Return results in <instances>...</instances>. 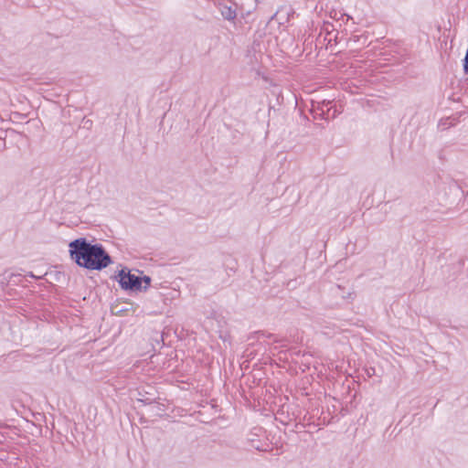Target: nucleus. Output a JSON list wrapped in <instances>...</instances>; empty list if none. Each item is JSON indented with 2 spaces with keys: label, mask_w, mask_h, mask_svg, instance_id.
Instances as JSON below:
<instances>
[{
  "label": "nucleus",
  "mask_w": 468,
  "mask_h": 468,
  "mask_svg": "<svg viewBox=\"0 0 468 468\" xmlns=\"http://www.w3.org/2000/svg\"><path fill=\"white\" fill-rule=\"evenodd\" d=\"M69 247L71 259L80 267L101 271L112 262L101 244H91L85 238L70 241Z\"/></svg>",
  "instance_id": "nucleus-1"
},
{
  "label": "nucleus",
  "mask_w": 468,
  "mask_h": 468,
  "mask_svg": "<svg viewBox=\"0 0 468 468\" xmlns=\"http://www.w3.org/2000/svg\"><path fill=\"white\" fill-rule=\"evenodd\" d=\"M218 10L220 11L222 16L227 20L232 21L236 18V10L233 9L230 5L219 3Z\"/></svg>",
  "instance_id": "nucleus-3"
},
{
  "label": "nucleus",
  "mask_w": 468,
  "mask_h": 468,
  "mask_svg": "<svg viewBox=\"0 0 468 468\" xmlns=\"http://www.w3.org/2000/svg\"><path fill=\"white\" fill-rule=\"evenodd\" d=\"M117 280L123 290L142 291L141 277L132 274L131 271L126 268L119 271Z\"/></svg>",
  "instance_id": "nucleus-2"
},
{
  "label": "nucleus",
  "mask_w": 468,
  "mask_h": 468,
  "mask_svg": "<svg viewBox=\"0 0 468 468\" xmlns=\"http://www.w3.org/2000/svg\"><path fill=\"white\" fill-rule=\"evenodd\" d=\"M141 279H142V282H144L145 284L144 286H142V290L146 291L147 288L150 286L151 278L149 276H144V277H141Z\"/></svg>",
  "instance_id": "nucleus-4"
}]
</instances>
